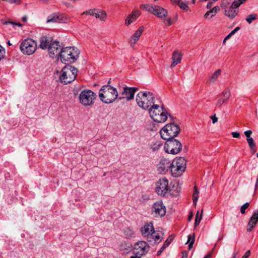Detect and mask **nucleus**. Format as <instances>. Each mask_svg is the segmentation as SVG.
<instances>
[{
    "instance_id": "nucleus-1",
    "label": "nucleus",
    "mask_w": 258,
    "mask_h": 258,
    "mask_svg": "<svg viewBox=\"0 0 258 258\" xmlns=\"http://www.w3.org/2000/svg\"><path fill=\"white\" fill-rule=\"evenodd\" d=\"M179 188L178 185H174L171 189L169 185V181L165 177L160 178L155 183V192L158 195L162 197L165 196L168 192L170 195L176 197L180 192Z\"/></svg>"
},
{
    "instance_id": "nucleus-2",
    "label": "nucleus",
    "mask_w": 258,
    "mask_h": 258,
    "mask_svg": "<svg viewBox=\"0 0 258 258\" xmlns=\"http://www.w3.org/2000/svg\"><path fill=\"white\" fill-rule=\"evenodd\" d=\"M98 96L103 103L110 104L118 98V94L115 88L110 85H105L99 90Z\"/></svg>"
},
{
    "instance_id": "nucleus-3",
    "label": "nucleus",
    "mask_w": 258,
    "mask_h": 258,
    "mask_svg": "<svg viewBox=\"0 0 258 258\" xmlns=\"http://www.w3.org/2000/svg\"><path fill=\"white\" fill-rule=\"evenodd\" d=\"M154 95L149 91H141L136 96L137 104L145 110H149V107L154 104Z\"/></svg>"
},
{
    "instance_id": "nucleus-4",
    "label": "nucleus",
    "mask_w": 258,
    "mask_h": 258,
    "mask_svg": "<svg viewBox=\"0 0 258 258\" xmlns=\"http://www.w3.org/2000/svg\"><path fill=\"white\" fill-rule=\"evenodd\" d=\"M149 110L150 117L155 122H164L167 119V111L163 105L153 104Z\"/></svg>"
},
{
    "instance_id": "nucleus-5",
    "label": "nucleus",
    "mask_w": 258,
    "mask_h": 258,
    "mask_svg": "<svg viewBox=\"0 0 258 258\" xmlns=\"http://www.w3.org/2000/svg\"><path fill=\"white\" fill-rule=\"evenodd\" d=\"M79 52L74 47L62 48L59 57L62 62L66 63L75 62L79 57Z\"/></svg>"
},
{
    "instance_id": "nucleus-6",
    "label": "nucleus",
    "mask_w": 258,
    "mask_h": 258,
    "mask_svg": "<svg viewBox=\"0 0 258 258\" xmlns=\"http://www.w3.org/2000/svg\"><path fill=\"white\" fill-rule=\"evenodd\" d=\"M78 70L71 66H66L61 70L59 76L61 83L68 84L74 81L77 75Z\"/></svg>"
},
{
    "instance_id": "nucleus-7",
    "label": "nucleus",
    "mask_w": 258,
    "mask_h": 258,
    "mask_svg": "<svg viewBox=\"0 0 258 258\" xmlns=\"http://www.w3.org/2000/svg\"><path fill=\"white\" fill-rule=\"evenodd\" d=\"M178 125L171 123L165 125L160 132L161 138L165 140L174 138L176 137L180 132Z\"/></svg>"
},
{
    "instance_id": "nucleus-8",
    "label": "nucleus",
    "mask_w": 258,
    "mask_h": 258,
    "mask_svg": "<svg viewBox=\"0 0 258 258\" xmlns=\"http://www.w3.org/2000/svg\"><path fill=\"white\" fill-rule=\"evenodd\" d=\"M186 160L183 157H179L174 159L172 162L170 172L174 177L181 176L186 168Z\"/></svg>"
},
{
    "instance_id": "nucleus-9",
    "label": "nucleus",
    "mask_w": 258,
    "mask_h": 258,
    "mask_svg": "<svg viewBox=\"0 0 258 258\" xmlns=\"http://www.w3.org/2000/svg\"><path fill=\"white\" fill-rule=\"evenodd\" d=\"M96 98V94L89 89L83 90L79 95L80 102L85 106L92 105Z\"/></svg>"
},
{
    "instance_id": "nucleus-10",
    "label": "nucleus",
    "mask_w": 258,
    "mask_h": 258,
    "mask_svg": "<svg viewBox=\"0 0 258 258\" xmlns=\"http://www.w3.org/2000/svg\"><path fill=\"white\" fill-rule=\"evenodd\" d=\"M166 141L164 147L166 153L174 155L181 151L182 145L179 141L174 138Z\"/></svg>"
},
{
    "instance_id": "nucleus-11",
    "label": "nucleus",
    "mask_w": 258,
    "mask_h": 258,
    "mask_svg": "<svg viewBox=\"0 0 258 258\" xmlns=\"http://www.w3.org/2000/svg\"><path fill=\"white\" fill-rule=\"evenodd\" d=\"M36 42L31 38H27L23 40L20 46L22 52L26 55L32 54L36 51Z\"/></svg>"
},
{
    "instance_id": "nucleus-12",
    "label": "nucleus",
    "mask_w": 258,
    "mask_h": 258,
    "mask_svg": "<svg viewBox=\"0 0 258 258\" xmlns=\"http://www.w3.org/2000/svg\"><path fill=\"white\" fill-rule=\"evenodd\" d=\"M141 8L145 9L147 11L160 18H165L168 15L166 10L158 6L143 5L141 6Z\"/></svg>"
},
{
    "instance_id": "nucleus-13",
    "label": "nucleus",
    "mask_w": 258,
    "mask_h": 258,
    "mask_svg": "<svg viewBox=\"0 0 258 258\" xmlns=\"http://www.w3.org/2000/svg\"><path fill=\"white\" fill-rule=\"evenodd\" d=\"M150 246L146 242L140 241L134 244L133 251L135 255L144 256L148 252Z\"/></svg>"
},
{
    "instance_id": "nucleus-14",
    "label": "nucleus",
    "mask_w": 258,
    "mask_h": 258,
    "mask_svg": "<svg viewBox=\"0 0 258 258\" xmlns=\"http://www.w3.org/2000/svg\"><path fill=\"white\" fill-rule=\"evenodd\" d=\"M152 214L156 217H162L165 215L166 209L162 201L155 202L152 207Z\"/></svg>"
},
{
    "instance_id": "nucleus-15",
    "label": "nucleus",
    "mask_w": 258,
    "mask_h": 258,
    "mask_svg": "<svg viewBox=\"0 0 258 258\" xmlns=\"http://www.w3.org/2000/svg\"><path fill=\"white\" fill-rule=\"evenodd\" d=\"M61 49L62 47L60 45L59 42L52 41L48 47L49 55L52 58H59Z\"/></svg>"
},
{
    "instance_id": "nucleus-16",
    "label": "nucleus",
    "mask_w": 258,
    "mask_h": 258,
    "mask_svg": "<svg viewBox=\"0 0 258 258\" xmlns=\"http://www.w3.org/2000/svg\"><path fill=\"white\" fill-rule=\"evenodd\" d=\"M84 14L95 16L100 21H105L107 17L106 13L104 11L98 9L88 10L82 14Z\"/></svg>"
},
{
    "instance_id": "nucleus-17",
    "label": "nucleus",
    "mask_w": 258,
    "mask_h": 258,
    "mask_svg": "<svg viewBox=\"0 0 258 258\" xmlns=\"http://www.w3.org/2000/svg\"><path fill=\"white\" fill-rule=\"evenodd\" d=\"M171 165V161L166 158H162L157 165V169L159 173L163 174L170 170Z\"/></svg>"
},
{
    "instance_id": "nucleus-18",
    "label": "nucleus",
    "mask_w": 258,
    "mask_h": 258,
    "mask_svg": "<svg viewBox=\"0 0 258 258\" xmlns=\"http://www.w3.org/2000/svg\"><path fill=\"white\" fill-rule=\"evenodd\" d=\"M230 96L231 92L230 89L228 88L222 91L219 95V98L216 103V106L221 108L223 105L226 104Z\"/></svg>"
},
{
    "instance_id": "nucleus-19",
    "label": "nucleus",
    "mask_w": 258,
    "mask_h": 258,
    "mask_svg": "<svg viewBox=\"0 0 258 258\" xmlns=\"http://www.w3.org/2000/svg\"><path fill=\"white\" fill-rule=\"evenodd\" d=\"M138 90L137 88L124 87L121 94L118 96V99L121 100L125 98L130 100L134 98L135 92Z\"/></svg>"
},
{
    "instance_id": "nucleus-20",
    "label": "nucleus",
    "mask_w": 258,
    "mask_h": 258,
    "mask_svg": "<svg viewBox=\"0 0 258 258\" xmlns=\"http://www.w3.org/2000/svg\"><path fill=\"white\" fill-rule=\"evenodd\" d=\"M154 231L153 225L147 223L141 229L142 235L147 239L148 241H151L152 239V233Z\"/></svg>"
},
{
    "instance_id": "nucleus-21",
    "label": "nucleus",
    "mask_w": 258,
    "mask_h": 258,
    "mask_svg": "<svg viewBox=\"0 0 258 258\" xmlns=\"http://www.w3.org/2000/svg\"><path fill=\"white\" fill-rule=\"evenodd\" d=\"M258 221V210L254 211L250 218L247 226V231L250 232L256 226Z\"/></svg>"
},
{
    "instance_id": "nucleus-22",
    "label": "nucleus",
    "mask_w": 258,
    "mask_h": 258,
    "mask_svg": "<svg viewBox=\"0 0 258 258\" xmlns=\"http://www.w3.org/2000/svg\"><path fill=\"white\" fill-rule=\"evenodd\" d=\"M144 30V27L141 26L135 32L129 40V43L132 47H134L135 44L139 40Z\"/></svg>"
},
{
    "instance_id": "nucleus-23",
    "label": "nucleus",
    "mask_w": 258,
    "mask_h": 258,
    "mask_svg": "<svg viewBox=\"0 0 258 258\" xmlns=\"http://www.w3.org/2000/svg\"><path fill=\"white\" fill-rule=\"evenodd\" d=\"M141 15L140 12L138 10L134 11L131 14L127 16L125 21V24L129 25L133 23Z\"/></svg>"
},
{
    "instance_id": "nucleus-24",
    "label": "nucleus",
    "mask_w": 258,
    "mask_h": 258,
    "mask_svg": "<svg viewBox=\"0 0 258 258\" xmlns=\"http://www.w3.org/2000/svg\"><path fill=\"white\" fill-rule=\"evenodd\" d=\"M237 8L232 4L227 10H225V15L231 19L234 18L237 14L238 11Z\"/></svg>"
},
{
    "instance_id": "nucleus-25",
    "label": "nucleus",
    "mask_w": 258,
    "mask_h": 258,
    "mask_svg": "<svg viewBox=\"0 0 258 258\" xmlns=\"http://www.w3.org/2000/svg\"><path fill=\"white\" fill-rule=\"evenodd\" d=\"M181 53L177 51H174L173 53L172 59V62L171 67L173 68L177 64L180 63L181 60Z\"/></svg>"
},
{
    "instance_id": "nucleus-26",
    "label": "nucleus",
    "mask_w": 258,
    "mask_h": 258,
    "mask_svg": "<svg viewBox=\"0 0 258 258\" xmlns=\"http://www.w3.org/2000/svg\"><path fill=\"white\" fill-rule=\"evenodd\" d=\"M40 47L42 49L48 48L52 41L49 38L46 37H42L40 38Z\"/></svg>"
},
{
    "instance_id": "nucleus-27",
    "label": "nucleus",
    "mask_w": 258,
    "mask_h": 258,
    "mask_svg": "<svg viewBox=\"0 0 258 258\" xmlns=\"http://www.w3.org/2000/svg\"><path fill=\"white\" fill-rule=\"evenodd\" d=\"M57 23H67L70 22V19L64 14H57Z\"/></svg>"
},
{
    "instance_id": "nucleus-28",
    "label": "nucleus",
    "mask_w": 258,
    "mask_h": 258,
    "mask_svg": "<svg viewBox=\"0 0 258 258\" xmlns=\"http://www.w3.org/2000/svg\"><path fill=\"white\" fill-rule=\"evenodd\" d=\"M119 250L123 253H128L131 249V245L130 243L122 242L119 247Z\"/></svg>"
},
{
    "instance_id": "nucleus-29",
    "label": "nucleus",
    "mask_w": 258,
    "mask_h": 258,
    "mask_svg": "<svg viewBox=\"0 0 258 258\" xmlns=\"http://www.w3.org/2000/svg\"><path fill=\"white\" fill-rule=\"evenodd\" d=\"M162 144L161 141L152 142L150 145V149L154 152L157 151L161 147Z\"/></svg>"
},
{
    "instance_id": "nucleus-30",
    "label": "nucleus",
    "mask_w": 258,
    "mask_h": 258,
    "mask_svg": "<svg viewBox=\"0 0 258 258\" xmlns=\"http://www.w3.org/2000/svg\"><path fill=\"white\" fill-rule=\"evenodd\" d=\"M57 14H53L47 17L46 22L49 23H57Z\"/></svg>"
},
{
    "instance_id": "nucleus-31",
    "label": "nucleus",
    "mask_w": 258,
    "mask_h": 258,
    "mask_svg": "<svg viewBox=\"0 0 258 258\" xmlns=\"http://www.w3.org/2000/svg\"><path fill=\"white\" fill-rule=\"evenodd\" d=\"M152 237L151 241H149L150 242L154 241L155 243H159L161 240L160 236L158 234H156L155 231L152 233Z\"/></svg>"
},
{
    "instance_id": "nucleus-32",
    "label": "nucleus",
    "mask_w": 258,
    "mask_h": 258,
    "mask_svg": "<svg viewBox=\"0 0 258 258\" xmlns=\"http://www.w3.org/2000/svg\"><path fill=\"white\" fill-rule=\"evenodd\" d=\"M221 70L220 69L217 70L214 74L212 76L210 81L213 83H214L217 79L218 78L219 76L221 74Z\"/></svg>"
},
{
    "instance_id": "nucleus-33",
    "label": "nucleus",
    "mask_w": 258,
    "mask_h": 258,
    "mask_svg": "<svg viewBox=\"0 0 258 258\" xmlns=\"http://www.w3.org/2000/svg\"><path fill=\"white\" fill-rule=\"evenodd\" d=\"M195 235L194 234H192V235H189L188 236V240H187V242L189 243V244H188V248L189 249H190L192 247V245L195 242Z\"/></svg>"
},
{
    "instance_id": "nucleus-34",
    "label": "nucleus",
    "mask_w": 258,
    "mask_h": 258,
    "mask_svg": "<svg viewBox=\"0 0 258 258\" xmlns=\"http://www.w3.org/2000/svg\"><path fill=\"white\" fill-rule=\"evenodd\" d=\"M170 243V241H169L168 239H167L165 241V242H164L160 249L157 252V255L158 256L160 255L161 253L162 252V251L164 250V249L169 245Z\"/></svg>"
},
{
    "instance_id": "nucleus-35",
    "label": "nucleus",
    "mask_w": 258,
    "mask_h": 258,
    "mask_svg": "<svg viewBox=\"0 0 258 258\" xmlns=\"http://www.w3.org/2000/svg\"><path fill=\"white\" fill-rule=\"evenodd\" d=\"M195 191L192 195V199H193V203L195 205H196L197 202L198 200V194H199V191L198 190V188L196 186H195L194 187Z\"/></svg>"
},
{
    "instance_id": "nucleus-36",
    "label": "nucleus",
    "mask_w": 258,
    "mask_h": 258,
    "mask_svg": "<svg viewBox=\"0 0 258 258\" xmlns=\"http://www.w3.org/2000/svg\"><path fill=\"white\" fill-rule=\"evenodd\" d=\"M256 18V15L255 14H251L248 15L245 19V20L249 23L250 24L253 20Z\"/></svg>"
},
{
    "instance_id": "nucleus-37",
    "label": "nucleus",
    "mask_w": 258,
    "mask_h": 258,
    "mask_svg": "<svg viewBox=\"0 0 258 258\" xmlns=\"http://www.w3.org/2000/svg\"><path fill=\"white\" fill-rule=\"evenodd\" d=\"M246 139L250 149H252L253 148L255 147V144L254 143L253 139L252 138Z\"/></svg>"
},
{
    "instance_id": "nucleus-38",
    "label": "nucleus",
    "mask_w": 258,
    "mask_h": 258,
    "mask_svg": "<svg viewBox=\"0 0 258 258\" xmlns=\"http://www.w3.org/2000/svg\"><path fill=\"white\" fill-rule=\"evenodd\" d=\"M178 6H179V7L183 9V10H185V11H187L188 10V7L187 6V5L184 3H183V2H180V1L178 2Z\"/></svg>"
},
{
    "instance_id": "nucleus-39",
    "label": "nucleus",
    "mask_w": 258,
    "mask_h": 258,
    "mask_svg": "<svg viewBox=\"0 0 258 258\" xmlns=\"http://www.w3.org/2000/svg\"><path fill=\"white\" fill-rule=\"evenodd\" d=\"M249 206V203H246L241 207L240 212L241 214H243L245 213V210Z\"/></svg>"
},
{
    "instance_id": "nucleus-40",
    "label": "nucleus",
    "mask_w": 258,
    "mask_h": 258,
    "mask_svg": "<svg viewBox=\"0 0 258 258\" xmlns=\"http://www.w3.org/2000/svg\"><path fill=\"white\" fill-rule=\"evenodd\" d=\"M124 234L126 236L130 237H132L134 235V232L130 229L127 228L124 231Z\"/></svg>"
},
{
    "instance_id": "nucleus-41",
    "label": "nucleus",
    "mask_w": 258,
    "mask_h": 258,
    "mask_svg": "<svg viewBox=\"0 0 258 258\" xmlns=\"http://www.w3.org/2000/svg\"><path fill=\"white\" fill-rule=\"evenodd\" d=\"M246 0H235L233 2V5L235 6L236 8H238L240 4L244 3Z\"/></svg>"
},
{
    "instance_id": "nucleus-42",
    "label": "nucleus",
    "mask_w": 258,
    "mask_h": 258,
    "mask_svg": "<svg viewBox=\"0 0 258 258\" xmlns=\"http://www.w3.org/2000/svg\"><path fill=\"white\" fill-rule=\"evenodd\" d=\"M5 54V49L0 45V60L4 58Z\"/></svg>"
},
{
    "instance_id": "nucleus-43",
    "label": "nucleus",
    "mask_w": 258,
    "mask_h": 258,
    "mask_svg": "<svg viewBox=\"0 0 258 258\" xmlns=\"http://www.w3.org/2000/svg\"><path fill=\"white\" fill-rule=\"evenodd\" d=\"M251 134L252 131L250 130L246 131L244 132V135L247 137V139L251 138L250 136Z\"/></svg>"
},
{
    "instance_id": "nucleus-44",
    "label": "nucleus",
    "mask_w": 258,
    "mask_h": 258,
    "mask_svg": "<svg viewBox=\"0 0 258 258\" xmlns=\"http://www.w3.org/2000/svg\"><path fill=\"white\" fill-rule=\"evenodd\" d=\"M4 24H12L14 25H17L19 27H21L22 26V25L20 23H14V22H10V21H6L5 22Z\"/></svg>"
},
{
    "instance_id": "nucleus-45",
    "label": "nucleus",
    "mask_w": 258,
    "mask_h": 258,
    "mask_svg": "<svg viewBox=\"0 0 258 258\" xmlns=\"http://www.w3.org/2000/svg\"><path fill=\"white\" fill-rule=\"evenodd\" d=\"M213 4V1L212 0H209V2L208 3V4L207 5V8L208 9H211L212 8V6Z\"/></svg>"
},
{
    "instance_id": "nucleus-46",
    "label": "nucleus",
    "mask_w": 258,
    "mask_h": 258,
    "mask_svg": "<svg viewBox=\"0 0 258 258\" xmlns=\"http://www.w3.org/2000/svg\"><path fill=\"white\" fill-rule=\"evenodd\" d=\"M232 137L234 138H238L240 136V134L237 132H232L231 133Z\"/></svg>"
},
{
    "instance_id": "nucleus-47",
    "label": "nucleus",
    "mask_w": 258,
    "mask_h": 258,
    "mask_svg": "<svg viewBox=\"0 0 258 258\" xmlns=\"http://www.w3.org/2000/svg\"><path fill=\"white\" fill-rule=\"evenodd\" d=\"M201 219H202V215H200L199 219H195V227H196L197 225H198L199 224Z\"/></svg>"
},
{
    "instance_id": "nucleus-48",
    "label": "nucleus",
    "mask_w": 258,
    "mask_h": 258,
    "mask_svg": "<svg viewBox=\"0 0 258 258\" xmlns=\"http://www.w3.org/2000/svg\"><path fill=\"white\" fill-rule=\"evenodd\" d=\"M219 10V7L217 6V7H214L212 10H211V12H212V13H217V12Z\"/></svg>"
},
{
    "instance_id": "nucleus-49",
    "label": "nucleus",
    "mask_w": 258,
    "mask_h": 258,
    "mask_svg": "<svg viewBox=\"0 0 258 258\" xmlns=\"http://www.w3.org/2000/svg\"><path fill=\"white\" fill-rule=\"evenodd\" d=\"M211 118L212 119L213 123H215L217 122L218 118L216 116L215 114L214 116H211Z\"/></svg>"
},
{
    "instance_id": "nucleus-50",
    "label": "nucleus",
    "mask_w": 258,
    "mask_h": 258,
    "mask_svg": "<svg viewBox=\"0 0 258 258\" xmlns=\"http://www.w3.org/2000/svg\"><path fill=\"white\" fill-rule=\"evenodd\" d=\"M164 23L167 24L168 25H170L172 24L171 19V18H168L164 20Z\"/></svg>"
},
{
    "instance_id": "nucleus-51",
    "label": "nucleus",
    "mask_w": 258,
    "mask_h": 258,
    "mask_svg": "<svg viewBox=\"0 0 258 258\" xmlns=\"http://www.w3.org/2000/svg\"><path fill=\"white\" fill-rule=\"evenodd\" d=\"M250 254V251L247 250L245 253L244 255L242 256V258H247Z\"/></svg>"
},
{
    "instance_id": "nucleus-52",
    "label": "nucleus",
    "mask_w": 258,
    "mask_h": 258,
    "mask_svg": "<svg viewBox=\"0 0 258 258\" xmlns=\"http://www.w3.org/2000/svg\"><path fill=\"white\" fill-rule=\"evenodd\" d=\"M257 188H258V176H257V178H256V183H255V184L254 186V192H256Z\"/></svg>"
},
{
    "instance_id": "nucleus-53",
    "label": "nucleus",
    "mask_w": 258,
    "mask_h": 258,
    "mask_svg": "<svg viewBox=\"0 0 258 258\" xmlns=\"http://www.w3.org/2000/svg\"><path fill=\"white\" fill-rule=\"evenodd\" d=\"M231 37V35L229 34L224 39L223 41V43H225L226 42V41L228 39H229Z\"/></svg>"
},
{
    "instance_id": "nucleus-54",
    "label": "nucleus",
    "mask_w": 258,
    "mask_h": 258,
    "mask_svg": "<svg viewBox=\"0 0 258 258\" xmlns=\"http://www.w3.org/2000/svg\"><path fill=\"white\" fill-rule=\"evenodd\" d=\"M211 13H212V12H211V11H208V12L205 14V15H204V17H205V18H208V16H209Z\"/></svg>"
},
{
    "instance_id": "nucleus-55",
    "label": "nucleus",
    "mask_w": 258,
    "mask_h": 258,
    "mask_svg": "<svg viewBox=\"0 0 258 258\" xmlns=\"http://www.w3.org/2000/svg\"><path fill=\"white\" fill-rule=\"evenodd\" d=\"M212 255V251L209 252L204 258H210Z\"/></svg>"
},
{
    "instance_id": "nucleus-56",
    "label": "nucleus",
    "mask_w": 258,
    "mask_h": 258,
    "mask_svg": "<svg viewBox=\"0 0 258 258\" xmlns=\"http://www.w3.org/2000/svg\"><path fill=\"white\" fill-rule=\"evenodd\" d=\"M192 216H193V215H192V213H191V212H190V214H189V215H188V220L189 221H190V220H191V219H192Z\"/></svg>"
},
{
    "instance_id": "nucleus-57",
    "label": "nucleus",
    "mask_w": 258,
    "mask_h": 258,
    "mask_svg": "<svg viewBox=\"0 0 258 258\" xmlns=\"http://www.w3.org/2000/svg\"><path fill=\"white\" fill-rule=\"evenodd\" d=\"M22 20L23 22H26L27 20V16H24L22 17Z\"/></svg>"
},
{
    "instance_id": "nucleus-58",
    "label": "nucleus",
    "mask_w": 258,
    "mask_h": 258,
    "mask_svg": "<svg viewBox=\"0 0 258 258\" xmlns=\"http://www.w3.org/2000/svg\"><path fill=\"white\" fill-rule=\"evenodd\" d=\"M237 254H238L237 252L234 251L233 254L232 258H236Z\"/></svg>"
},
{
    "instance_id": "nucleus-59",
    "label": "nucleus",
    "mask_w": 258,
    "mask_h": 258,
    "mask_svg": "<svg viewBox=\"0 0 258 258\" xmlns=\"http://www.w3.org/2000/svg\"><path fill=\"white\" fill-rule=\"evenodd\" d=\"M236 33V31L234 29H233L229 34L231 35V36H232V35H233L235 33Z\"/></svg>"
},
{
    "instance_id": "nucleus-60",
    "label": "nucleus",
    "mask_w": 258,
    "mask_h": 258,
    "mask_svg": "<svg viewBox=\"0 0 258 258\" xmlns=\"http://www.w3.org/2000/svg\"><path fill=\"white\" fill-rule=\"evenodd\" d=\"M199 211H198L196 214V216L195 219H199L200 217L199 216Z\"/></svg>"
},
{
    "instance_id": "nucleus-61",
    "label": "nucleus",
    "mask_w": 258,
    "mask_h": 258,
    "mask_svg": "<svg viewBox=\"0 0 258 258\" xmlns=\"http://www.w3.org/2000/svg\"><path fill=\"white\" fill-rule=\"evenodd\" d=\"M142 256H138L135 255V256H132L130 258H141Z\"/></svg>"
},
{
    "instance_id": "nucleus-62",
    "label": "nucleus",
    "mask_w": 258,
    "mask_h": 258,
    "mask_svg": "<svg viewBox=\"0 0 258 258\" xmlns=\"http://www.w3.org/2000/svg\"><path fill=\"white\" fill-rule=\"evenodd\" d=\"M250 150H251V152H252V154H254L256 152V150L255 149V147L253 148L252 149H250Z\"/></svg>"
},
{
    "instance_id": "nucleus-63",
    "label": "nucleus",
    "mask_w": 258,
    "mask_h": 258,
    "mask_svg": "<svg viewBox=\"0 0 258 258\" xmlns=\"http://www.w3.org/2000/svg\"><path fill=\"white\" fill-rule=\"evenodd\" d=\"M43 3H47L50 0H40Z\"/></svg>"
},
{
    "instance_id": "nucleus-64",
    "label": "nucleus",
    "mask_w": 258,
    "mask_h": 258,
    "mask_svg": "<svg viewBox=\"0 0 258 258\" xmlns=\"http://www.w3.org/2000/svg\"><path fill=\"white\" fill-rule=\"evenodd\" d=\"M240 29V28L239 27H236L234 30H235L236 32H237Z\"/></svg>"
}]
</instances>
